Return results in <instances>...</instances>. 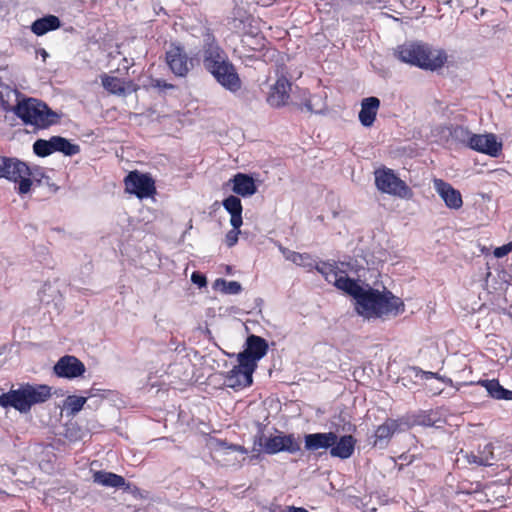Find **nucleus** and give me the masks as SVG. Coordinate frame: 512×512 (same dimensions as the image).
I'll list each match as a JSON object with an SVG mask.
<instances>
[{"mask_svg":"<svg viewBox=\"0 0 512 512\" xmlns=\"http://www.w3.org/2000/svg\"><path fill=\"white\" fill-rule=\"evenodd\" d=\"M349 263H325L317 266L318 272L328 283L344 291L355 299L357 313L366 319L398 315L404 311L402 300L390 291L361 286L348 276Z\"/></svg>","mask_w":512,"mask_h":512,"instance_id":"obj_1","label":"nucleus"},{"mask_svg":"<svg viewBox=\"0 0 512 512\" xmlns=\"http://www.w3.org/2000/svg\"><path fill=\"white\" fill-rule=\"evenodd\" d=\"M0 103L6 113L12 112L24 125L34 129H45L57 123L58 115L44 102L8 86L0 87Z\"/></svg>","mask_w":512,"mask_h":512,"instance_id":"obj_2","label":"nucleus"},{"mask_svg":"<svg viewBox=\"0 0 512 512\" xmlns=\"http://www.w3.org/2000/svg\"><path fill=\"white\" fill-rule=\"evenodd\" d=\"M393 56L402 63L429 71L442 68L447 61L444 50L422 41H406L398 45Z\"/></svg>","mask_w":512,"mask_h":512,"instance_id":"obj_3","label":"nucleus"},{"mask_svg":"<svg viewBox=\"0 0 512 512\" xmlns=\"http://www.w3.org/2000/svg\"><path fill=\"white\" fill-rule=\"evenodd\" d=\"M51 397V387L44 384H22L2 396L0 406L12 407L20 413H28L32 406L42 404Z\"/></svg>","mask_w":512,"mask_h":512,"instance_id":"obj_4","label":"nucleus"},{"mask_svg":"<svg viewBox=\"0 0 512 512\" xmlns=\"http://www.w3.org/2000/svg\"><path fill=\"white\" fill-rule=\"evenodd\" d=\"M18 183V193L26 194L30 191L34 172L26 163L17 158L0 156V179Z\"/></svg>","mask_w":512,"mask_h":512,"instance_id":"obj_5","label":"nucleus"},{"mask_svg":"<svg viewBox=\"0 0 512 512\" xmlns=\"http://www.w3.org/2000/svg\"><path fill=\"white\" fill-rule=\"evenodd\" d=\"M375 184L378 190L401 199H411L412 189L393 170L384 168L375 171Z\"/></svg>","mask_w":512,"mask_h":512,"instance_id":"obj_6","label":"nucleus"},{"mask_svg":"<svg viewBox=\"0 0 512 512\" xmlns=\"http://www.w3.org/2000/svg\"><path fill=\"white\" fill-rule=\"evenodd\" d=\"M203 65L211 74L227 64L229 61L226 52L217 44L214 35L209 29L203 34Z\"/></svg>","mask_w":512,"mask_h":512,"instance_id":"obj_7","label":"nucleus"},{"mask_svg":"<svg viewBox=\"0 0 512 512\" xmlns=\"http://www.w3.org/2000/svg\"><path fill=\"white\" fill-rule=\"evenodd\" d=\"M263 451L273 455L279 452H287L290 454L297 453L301 449L300 441L293 434H278L269 436L264 439L261 444Z\"/></svg>","mask_w":512,"mask_h":512,"instance_id":"obj_8","label":"nucleus"},{"mask_svg":"<svg viewBox=\"0 0 512 512\" xmlns=\"http://www.w3.org/2000/svg\"><path fill=\"white\" fill-rule=\"evenodd\" d=\"M125 189L128 193L136 195L138 198H148L155 193L154 180L138 171L130 172L125 177Z\"/></svg>","mask_w":512,"mask_h":512,"instance_id":"obj_9","label":"nucleus"},{"mask_svg":"<svg viewBox=\"0 0 512 512\" xmlns=\"http://www.w3.org/2000/svg\"><path fill=\"white\" fill-rule=\"evenodd\" d=\"M166 62L171 71L179 77H185L194 66V60L189 58L184 48L178 44L169 47Z\"/></svg>","mask_w":512,"mask_h":512,"instance_id":"obj_10","label":"nucleus"},{"mask_svg":"<svg viewBox=\"0 0 512 512\" xmlns=\"http://www.w3.org/2000/svg\"><path fill=\"white\" fill-rule=\"evenodd\" d=\"M238 360V365L234 366L225 376V385L235 390L243 389L252 384V375L255 371L253 364Z\"/></svg>","mask_w":512,"mask_h":512,"instance_id":"obj_11","label":"nucleus"},{"mask_svg":"<svg viewBox=\"0 0 512 512\" xmlns=\"http://www.w3.org/2000/svg\"><path fill=\"white\" fill-rule=\"evenodd\" d=\"M268 351V344L260 336L250 335L246 340V348L238 354L237 359L253 364L257 368V362L263 358Z\"/></svg>","mask_w":512,"mask_h":512,"instance_id":"obj_12","label":"nucleus"},{"mask_svg":"<svg viewBox=\"0 0 512 512\" xmlns=\"http://www.w3.org/2000/svg\"><path fill=\"white\" fill-rule=\"evenodd\" d=\"M502 142L498 141L495 134H474L470 139L469 148L487 154L491 157H497L502 151Z\"/></svg>","mask_w":512,"mask_h":512,"instance_id":"obj_13","label":"nucleus"},{"mask_svg":"<svg viewBox=\"0 0 512 512\" xmlns=\"http://www.w3.org/2000/svg\"><path fill=\"white\" fill-rule=\"evenodd\" d=\"M84 364L75 356L66 355L61 357L54 366V373L58 377L74 379L85 373Z\"/></svg>","mask_w":512,"mask_h":512,"instance_id":"obj_14","label":"nucleus"},{"mask_svg":"<svg viewBox=\"0 0 512 512\" xmlns=\"http://www.w3.org/2000/svg\"><path fill=\"white\" fill-rule=\"evenodd\" d=\"M433 186L449 209L458 210L462 207V195L457 189L452 187L451 184L442 179L435 178L433 180Z\"/></svg>","mask_w":512,"mask_h":512,"instance_id":"obj_15","label":"nucleus"},{"mask_svg":"<svg viewBox=\"0 0 512 512\" xmlns=\"http://www.w3.org/2000/svg\"><path fill=\"white\" fill-rule=\"evenodd\" d=\"M212 75L221 86L232 93H236L241 89V80L231 62L214 71Z\"/></svg>","mask_w":512,"mask_h":512,"instance_id":"obj_16","label":"nucleus"},{"mask_svg":"<svg viewBox=\"0 0 512 512\" xmlns=\"http://www.w3.org/2000/svg\"><path fill=\"white\" fill-rule=\"evenodd\" d=\"M336 440L337 434L334 432L306 434L304 437L305 449L311 452L320 449H331Z\"/></svg>","mask_w":512,"mask_h":512,"instance_id":"obj_17","label":"nucleus"},{"mask_svg":"<svg viewBox=\"0 0 512 512\" xmlns=\"http://www.w3.org/2000/svg\"><path fill=\"white\" fill-rule=\"evenodd\" d=\"M291 83L285 78H279L271 87L267 97L268 103L273 107H280L287 104L290 97Z\"/></svg>","mask_w":512,"mask_h":512,"instance_id":"obj_18","label":"nucleus"},{"mask_svg":"<svg viewBox=\"0 0 512 512\" xmlns=\"http://www.w3.org/2000/svg\"><path fill=\"white\" fill-rule=\"evenodd\" d=\"M435 133L440 135L442 140L448 141L452 139L456 142L466 144L468 147L470 146V139L474 135L467 128L458 125L439 126L435 129Z\"/></svg>","mask_w":512,"mask_h":512,"instance_id":"obj_19","label":"nucleus"},{"mask_svg":"<svg viewBox=\"0 0 512 512\" xmlns=\"http://www.w3.org/2000/svg\"><path fill=\"white\" fill-rule=\"evenodd\" d=\"M356 443L357 441L352 435H344L340 438L337 437V440L330 449L331 457L340 459L350 458L354 453Z\"/></svg>","mask_w":512,"mask_h":512,"instance_id":"obj_20","label":"nucleus"},{"mask_svg":"<svg viewBox=\"0 0 512 512\" xmlns=\"http://www.w3.org/2000/svg\"><path fill=\"white\" fill-rule=\"evenodd\" d=\"M379 107L380 100L377 97L371 96L362 100L359 121L363 126L370 127L373 125Z\"/></svg>","mask_w":512,"mask_h":512,"instance_id":"obj_21","label":"nucleus"},{"mask_svg":"<svg viewBox=\"0 0 512 512\" xmlns=\"http://www.w3.org/2000/svg\"><path fill=\"white\" fill-rule=\"evenodd\" d=\"M279 250L281 251L284 258L292 263L306 268L308 271L315 269L318 271L317 266L321 264H325L326 262L316 263L312 256L308 253H298L292 250H289L283 246H279Z\"/></svg>","mask_w":512,"mask_h":512,"instance_id":"obj_22","label":"nucleus"},{"mask_svg":"<svg viewBox=\"0 0 512 512\" xmlns=\"http://www.w3.org/2000/svg\"><path fill=\"white\" fill-rule=\"evenodd\" d=\"M230 182L233 184V192L242 197H250L257 191L254 179L247 174L237 173Z\"/></svg>","mask_w":512,"mask_h":512,"instance_id":"obj_23","label":"nucleus"},{"mask_svg":"<svg viewBox=\"0 0 512 512\" xmlns=\"http://www.w3.org/2000/svg\"><path fill=\"white\" fill-rule=\"evenodd\" d=\"M224 209L230 214V224L233 228H240L242 220V204L241 200L234 195L228 196L223 200Z\"/></svg>","mask_w":512,"mask_h":512,"instance_id":"obj_24","label":"nucleus"},{"mask_svg":"<svg viewBox=\"0 0 512 512\" xmlns=\"http://www.w3.org/2000/svg\"><path fill=\"white\" fill-rule=\"evenodd\" d=\"M60 19L55 15H46L42 18L35 20L31 24V31L37 36H43L50 31L60 28Z\"/></svg>","mask_w":512,"mask_h":512,"instance_id":"obj_25","label":"nucleus"},{"mask_svg":"<svg viewBox=\"0 0 512 512\" xmlns=\"http://www.w3.org/2000/svg\"><path fill=\"white\" fill-rule=\"evenodd\" d=\"M48 141L51 148V154L54 152H62L66 156H73L79 153L80 147L72 144L66 138L61 136H53Z\"/></svg>","mask_w":512,"mask_h":512,"instance_id":"obj_26","label":"nucleus"},{"mask_svg":"<svg viewBox=\"0 0 512 512\" xmlns=\"http://www.w3.org/2000/svg\"><path fill=\"white\" fill-rule=\"evenodd\" d=\"M479 384L483 386L488 394L494 399L512 400V391L505 389L496 379L481 380L479 381Z\"/></svg>","mask_w":512,"mask_h":512,"instance_id":"obj_27","label":"nucleus"},{"mask_svg":"<svg viewBox=\"0 0 512 512\" xmlns=\"http://www.w3.org/2000/svg\"><path fill=\"white\" fill-rule=\"evenodd\" d=\"M93 481L101 486L120 488L126 485L125 479L112 472L97 471L93 474Z\"/></svg>","mask_w":512,"mask_h":512,"instance_id":"obj_28","label":"nucleus"},{"mask_svg":"<svg viewBox=\"0 0 512 512\" xmlns=\"http://www.w3.org/2000/svg\"><path fill=\"white\" fill-rule=\"evenodd\" d=\"M413 424L428 426V427H441L443 421L439 413L434 410L420 411L413 416Z\"/></svg>","mask_w":512,"mask_h":512,"instance_id":"obj_29","label":"nucleus"},{"mask_svg":"<svg viewBox=\"0 0 512 512\" xmlns=\"http://www.w3.org/2000/svg\"><path fill=\"white\" fill-rule=\"evenodd\" d=\"M87 397L69 395L63 403V410L66 412L68 416H75L78 412L82 410L85 403L87 402Z\"/></svg>","mask_w":512,"mask_h":512,"instance_id":"obj_30","label":"nucleus"},{"mask_svg":"<svg viewBox=\"0 0 512 512\" xmlns=\"http://www.w3.org/2000/svg\"><path fill=\"white\" fill-rule=\"evenodd\" d=\"M213 288L220 290L224 294L236 295L242 290V286L237 281H226L225 279L219 278L213 284Z\"/></svg>","mask_w":512,"mask_h":512,"instance_id":"obj_31","label":"nucleus"},{"mask_svg":"<svg viewBox=\"0 0 512 512\" xmlns=\"http://www.w3.org/2000/svg\"><path fill=\"white\" fill-rule=\"evenodd\" d=\"M102 85L112 94L123 95L125 93L124 83L117 77L103 75Z\"/></svg>","mask_w":512,"mask_h":512,"instance_id":"obj_32","label":"nucleus"},{"mask_svg":"<svg viewBox=\"0 0 512 512\" xmlns=\"http://www.w3.org/2000/svg\"><path fill=\"white\" fill-rule=\"evenodd\" d=\"M398 425L393 420H388L380 425L375 432L376 441H382L389 439L396 431Z\"/></svg>","mask_w":512,"mask_h":512,"instance_id":"obj_33","label":"nucleus"},{"mask_svg":"<svg viewBox=\"0 0 512 512\" xmlns=\"http://www.w3.org/2000/svg\"><path fill=\"white\" fill-rule=\"evenodd\" d=\"M33 151L40 157L51 155V148L49 147L48 141L44 139H38L34 142Z\"/></svg>","mask_w":512,"mask_h":512,"instance_id":"obj_34","label":"nucleus"},{"mask_svg":"<svg viewBox=\"0 0 512 512\" xmlns=\"http://www.w3.org/2000/svg\"><path fill=\"white\" fill-rule=\"evenodd\" d=\"M460 453L463 454V457L466 459L467 463H469V464H476L478 466H488V458L486 456H480L479 453L478 454L468 453V452L463 453L462 450Z\"/></svg>","mask_w":512,"mask_h":512,"instance_id":"obj_35","label":"nucleus"},{"mask_svg":"<svg viewBox=\"0 0 512 512\" xmlns=\"http://www.w3.org/2000/svg\"><path fill=\"white\" fill-rule=\"evenodd\" d=\"M240 233V228L232 227V230H230L225 237V242L228 247H233L238 242V237Z\"/></svg>","mask_w":512,"mask_h":512,"instance_id":"obj_36","label":"nucleus"},{"mask_svg":"<svg viewBox=\"0 0 512 512\" xmlns=\"http://www.w3.org/2000/svg\"><path fill=\"white\" fill-rule=\"evenodd\" d=\"M480 456H486L488 458V466H490L492 463V460L494 459V453H493V445L491 443H486L483 448H479L478 451Z\"/></svg>","mask_w":512,"mask_h":512,"instance_id":"obj_37","label":"nucleus"},{"mask_svg":"<svg viewBox=\"0 0 512 512\" xmlns=\"http://www.w3.org/2000/svg\"><path fill=\"white\" fill-rule=\"evenodd\" d=\"M191 281L197 285L198 287L202 288L205 287L207 284V280L205 275L199 273V272H193L191 275Z\"/></svg>","mask_w":512,"mask_h":512,"instance_id":"obj_38","label":"nucleus"},{"mask_svg":"<svg viewBox=\"0 0 512 512\" xmlns=\"http://www.w3.org/2000/svg\"><path fill=\"white\" fill-rule=\"evenodd\" d=\"M511 251H512V247H511L510 243H507L503 246L495 248L493 254L496 258H502V257L506 256L507 254H509Z\"/></svg>","mask_w":512,"mask_h":512,"instance_id":"obj_39","label":"nucleus"},{"mask_svg":"<svg viewBox=\"0 0 512 512\" xmlns=\"http://www.w3.org/2000/svg\"><path fill=\"white\" fill-rule=\"evenodd\" d=\"M304 105H305V107H306V109H307L308 111H310V112H318L317 110H315V109L313 108V105H312V99H311V98H310V99H308V100L305 102V104H304Z\"/></svg>","mask_w":512,"mask_h":512,"instance_id":"obj_40","label":"nucleus"},{"mask_svg":"<svg viewBox=\"0 0 512 512\" xmlns=\"http://www.w3.org/2000/svg\"><path fill=\"white\" fill-rule=\"evenodd\" d=\"M287 512H308V511L302 507L291 506V507H288Z\"/></svg>","mask_w":512,"mask_h":512,"instance_id":"obj_41","label":"nucleus"},{"mask_svg":"<svg viewBox=\"0 0 512 512\" xmlns=\"http://www.w3.org/2000/svg\"><path fill=\"white\" fill-rule=\"evenodd\" d=\"M229 449L234 450V451H239L243 454L246 453V450L242 446H238V445H231V446H229Z\"/></svg>","mask_w":512,"mask_h":512,"instance_id":"obj_42","label":"nucleus"},{"mask_svg":"<svg viewBox=\"0 0 512 512\" xmlns=\"http://www.w3.org/2000/svg\"><path fill=\"white\" fill-rule=\"evenodd\" d=\"M434 376H435V374L433 372L426 373V378L434 377Z\"/></svg>","mask_w":512,"mask_h":512,"instance_id":"obj_43","label":"nucleus"},{"mask_svg":"<svg viewBox=\"0 0 512 512\" xmlns=\"http://www.w3.org/2000/svg\"><path fill=\"white\" fill-rule=\"evenodd\" d=\"M510 453L507 457L512 459V449L510 450Z\"/></svg>","mask_w":512,"mask_h":512,"instance_id":"obj_44","label":"nucleus"},{"mask_svg":"<svg viewBox=\"0 0 512 512\" xmlns=\"http://www.w3.org/2000/svg\"><path fill=\"white\" fill-rule=\"evenodd\" d=\"M46 55H47L46 51H45V50H43L42 56H44V57H45Z\"/></svg>","mask_w":512,"mask_h":512,"instance_id":"obj_45","label":"nucleus"},{"mask_svg":"<svg viewBox=\"0 0 512 512\" xmlns=\"http://www.w3.org/2000/svg\"><path fill=\"white\" fill-rule=\"evenodd\" d=\"M509 243H510V245H511V247H512V241H511V242H509Z\"/></svg>","mask_w":512,"mask_h":512,"instance_id":"obj_46","label":"nucleus"}]
</instances>
